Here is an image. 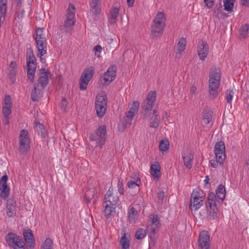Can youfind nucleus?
<instances>
[{"instance_id": "obj_3", "label": "nucleus", "mask_w": 249, "mask_h": 249, "mask_svg": "<svg viewBox=\"0 0 249 249\" xmlns=\"http://www.w3.org/2000/svg\"><path fill=\"white\" fill-rule=\"evenodd\" d=\"M147 223V232L151 241L155 242L156 241L155 233L159 231L160 226L158 216L155 214H150L149 220Z\"/></svg>"}, {"instance_id": "obj_24", "label": "nucleus", "mask_w": 249, "mask_h": 249, "mask_svg": "<svg viewBox=\"0 0 249 249\" xmlns=\"http://www.w3.org/2000/svg\"><path fill=\"white\" fill-rule=\"evenodd\" d=\"M105 198L106 200V203H107L106 204L113 206H115L117 202L118 201V197H116V199H115L114 197L112 196V194L110 193H108V192H107Z\"/></svg>"}, {"instance_id": "obj_50", "label": "nucleus", "mask_w": 249, "mask_h": 249, "mask_svg": "<svg viewBox=\"0 0 249 249\" xmlns=\"http://www.w3.org/2000/svg\"><path fill=\"white\" fill-rule=\"evenodd\" d=\"M224 9L227 11H231L233 6V3L232 2L229 1V0H224Z\"/></svg>"}, {"instance_id": "obj_49", "label": "nucleus", "mask_w": 249, "mask_h": 249, "mask_svg": "<svg viewBox=\"0 0 249 249\" xmlns=\"http://www.w3.org/2000/svg\"><path fill=\"white\" fill-rule=\"evenodd\" d=\"M138 213L137 211L134 207L130 208L128 213V217L130 220H134Z\"/></svg>"}, {"instance_id": "obj_64", "label": "nucleus", "mask_w": 249, "mask_h": 249, "mask_svg": "<svg viewBox=\"0 0 249 249\" xmlns=\"http://www.w3.org/2000/svg\"><path fill=\"white\" fill-rule=\"evenodd\" d=\"M27 245L26 246V249H34L35 248V241L26 242Z\"/></svg>"}, {"instance_id": "obj_25", "label": "nucleus", "mask_w": 249, "mask_h": 249, "mask_svg": "<svg viewBox=\"0 0 249 249\" xmlns=\"http://www.w3.org/2000/svg\"><path fill=\"white\" fill-rule=\"evenodd\" d=\"M95 195V191L94 188H92L88 190L85 193V198L87 203H89L94 198Z\"/></svg>"}, {"instance_id": "obj_6", "label": "nucleus", "mask_w": 249, "mask_h": 249, "mask_svg": "<svg viewBox=\"0 0 249 249\" xmlns=\"http://www.w3.org/2000/svg\"><path fill=\"white\" fill-rule=\"evenodd\" d=\"M107 107L106 95L98 94L95 101V109L97 116L102 117L106 113Z\"/></svg>"}, {"instance_id": "obj_22", "label": "nucleus", "mask_w": 249, "mask_h": 249, "mask_svg": "<svg viewBox=\"0 0 249 249\" xmlns=\"http://www.w3.org/2000/svg\"><path fill=\"white\" fill-rule=\"evenodd\" d=\"M119 12V8L116 7L113 8L110 12V17L108 20L111 24H113L116 22Z\"/></svg>"}, {"instance_id": "obj_32", "label": "nucleus", "mask_w": 249, "mask_h": 249, "mask_svg": "<svg viewBox=\"0 0 249 249\" xmlns=\"http://www.w3.org/2000/svg\"><path fill=\"white\" fill-rule=\"evenodd\" d=\"M203 120L206 124L210 123L212 119V115L211 112L208 108H205L203 111Z\"/></svg>"}, {"instance_id": "obj_26", "label": "nucleus", "mask_w": 249, "mask_h": 249, "mask_svg": "<svg viewBox=\"0 0 249 249\" xmlns=\"http://www.w3.org/2000/svg\"><path fill=\"white\" fill-rule=\"evenodd\" d=\"M104 214L106 217H109L110 216H113L115 213V206L106 204L105 206Z\"/></svg>"}, {"instance_id": "obj_39", "label": "nucleus", "mask_w": 249, "mask_h": 249, "mask_svg": "<svg viewBox=\"0 0 249 249\" xmlns=\"http://www.w3.org/2000/svg\"><path fill=\"white\" fill-rule=\"evenodd\" d=\"M192 196H194L196 198H199V199H203V191L199 188H197L196 190H194L191 195Z\"/></svg>"}, {"instance_id": "obj_12", "label": "nucleus", "mask_w": 249, "mask_h": 249, "mask_svg": "<svg viewBox=\"0 0 249 249\" xmlns=\"http://www.w3.org/2000/svg\"><path fill=\"white\" fill-rule=\"evenodd\" d=\"M51 72L46 71L44 68H41L40 70V76L37 81L42 89H43L48 84L49 77L51 76Z\"/></svg>"}, {"instance_id": "obj_47", "label": "nucleus", "mask_w": 249, "mask_h": 249, "mask_svg": "<svg viewBox=\"0 0 249 249\" xmlns=\"http://www.w3.org/2000/svg\"><path fill=\"white\" fill-rule=\"evenodd\" d=\"M220 154L218 153H215V158L217 161L219 162V164H223L225 158H226V154L225 153H220Z\"/></svg>"}, {"instance_id": "obj_54", "label": "nucleus", "mask_w": 249, "mask_h": 249, "mask_svg": "<svg viewBox=\"0 0 249 249\" xmlns=\"http://www.w3.org/2000/svg\"><path fill=\"white\" fill-rule=\"evenodd\" d=\"M157 197L158 198V203L162 204L164 197V192L163 191H160L158 193Z\"/></svg>"}, {"instance_id": "obj_4", "label": "nucleus", "mask_w": 249, "mask_h": 249, "mask_svg": "<svg viewBox=\"0 0 249 249\" xmlns=\"http://www.w3.org/2000/svg\"><path fill=\"white\" fill-rule=\"evenodd\" d=\"M217 195L213 192L209 193L207 201L206 202V208L209 212L210 219H214L217 217L218 209L216 206L215 200H217Z\"/></svg>"}, {"instance_id": "obj_60", "label": "nucleus", "mask_w": 249, "mask_h": 249, "mask_svg": "<svg viewBox=\"0 0 249 249\" xmlns=\"http://www.w3.org/2000/svg\"><path fill=\"white\" fill-rule=\"evenodd\" d=\"M102 0H92L89 3L90 6H101Z\"/></svg>"}, {"instance_id": "obj_40", "label": "nucleus", "mask_w": 249, "mask_h": 249, "mask_svg": "<svg viewBox=\"0 0 249 249\" xmlns=\"http://www.w3.org/2000/svg\"><path fill=\"white\" fill-rule=\"evenodd\" d=\"M120 243L123 249H128L129 248V240L127 239L125 234L121 237Z\"/></svg>"}, {"instance_id": "obj_31", "label": "nucleus", "mask_w": 249, "mask_h": 249, "mask_svg": "<svg viewBox=\"0 0 249 249\" xmlns=\"http://www.w3.org/2000/svg\"><path fill=\"white\" fill-rule=\"evenodd\" d=\"M220 153H225V146L224 142L220 141L217 142L214 146V154Z\"/></svg>"}, {"instance_id": "obj_36", "label": "nucleus", "mask_w": 249, "mask_h": 249, "mask_svg": "<svg viewBox=\"0 0 249 249\" xmlns=\"http://www.w3.org/2000/svg\"><path fill=\"white\" fill-rule=\"evenodd\" d=\"M169 148V142L168 140H163L160 141L159 144L160 150L162 152L167 150Z\"/></svg>"}, {"instance_id": "obj_21", "label": "nucleus", "mask_w": 249, "mask_h": 249, "mask_svg": "<svg viewBox=\"0 0 249 249\" xmlns=\"http://www.w3.org/2000/svg\"><path fill=\"white\" fill-rule=\"evenodd\" d=\"M151 174L155 178H159L160 176V165L158 162L152 164L150 168Z\"/></svg>"}, {"instance_id": "obj_13", "label": "nucleus", "mask_w": 249, "mask_h": 249, "mask_svg": "<svg viewBox=\"0 0 249 249\" xmlns=\"http://www.w3.org/2000/svg\"><path fill=\"white\" fill-rule=\"evenodd\" d=\"M8 176L6 175L3 176L0 179V190L1 193L0 196L1 198H5L9 195L10 189L7 185Z\"/></svg>"}, {"instance_id": "obj_34", "label": "nucleus", "mask_w": 249, "mask_h": 249, "mask_svg": "<svg viewBox=\"0 0 249 249\" xmlns=\"http://www.w3.org/2000/svg\"><path fill=\"white\" fill-rule=\"evenodd\" d=\"M18 149L20 153L23 155L26 154L30 150V143L19 142Z\"/></svg>"}, {"instance_id": "obj_33", "label": "nucleus", "mask_w": 249, "mask_h": 249, "mask_svg": "<svg viewBox=\"0 0 249 249\" xmlns=\"http://www.w3.org/2000/svg\"><path fill=\"white\" fill-rule=\"evenodd\" d=\"M186 46V40L184 37H181L178 41L176 49L179 52H183Z\"/></svg>"}, {"instance_id": "obj_5", "label": "nucleus", "mask_w": 249, "mask_h": 249, "mask_svg": "<svg viewBox=\"0 0 249 249\" xmlns=\"http://www.w3.org/2000/svg\"><path fill=\"white\" fill-rule=\"evenodd\" d=\"M95 72V68L90 66L84 69L82 73L79 82L80 89L82 90L87 89L89 81L92 78Z\"/></svg>"}, {"instance_id": "obj_7", "label": "nucleus", "mask_w": 249, "mask_h": 249, "mask_svg": "<svg viewBox=\"0 0 249 249\" xmlns=\"http://www.w3.org/2000/svg\"><path fill=\"white\" fill-rule=\"evenodd\" d=\"M106 135V127L103 125L99 127L95 135H90L89 139L90 141H96L97 143L102 146L105 142Z\"/></svg>"}, {"instance_id": "obj_57", "label": "nucleus", "mask_w": 249, "mask_h": 249, "mask_svg": "<svg viewBox=\"0 0 249 249\" xmlns=\"http://www.w3.org/2000/svg\"><path fill=\"white\" fill-rule=\"evenodd\" d=\"M68 105V101L66 98H63L61 103V109L64 111H66Z\"/></svg>"}, {"instance_id": "obj_44", "label": "nucleus", "mask_w": 249, "mask_h": 249, "mask_svg": "<svg viewBox=\"0 0 249 249\" xmlns=\"http://www.w3.org/2000/svg\"><path fill=\"white\" fill-rule=\"evenodd\" d=\"M53 241L49 238H47L41 246V249H53Z\"/></svg>"}, {"instance_id": "obj_9", "label": "nucleus", "mask_w": 249, "mask_h": 249, "mask_svg": "<svg viewBox=\"0 0 249 249\" xmlns=\"http://www.w3.org/2000/svg\"><path fill=\"white\" fill-rule=\"evenodd\" d=\"M199 249H210V236L207 231H203L199 234Z\"/></svg>"}, {"instance_id": "obj_38", "label": "nucleus", "mask_w": 249, "mask_h": 249, "mask_svg": "<svg viewBox=\"0 0 249 249\" xmlns=\"http://www.w3.org/2000/svg\"><path fill=\"white\" fill-rule=\"evenodd\" d=\"M156 93L154 91H151L148 93L147 98L144 100V101L154 104L155 101H156Z\"/></svg>"}, {"instance_id": "obj_51", "label": "nucleus", "mask_w": 249, "mask_h": 249, "mask_svg": "<svg viewBox=\"0 0 249 249\" xmlns=\"http://www.w3.org/2000/svg\"><path fill=\"white\" fill-rule=\"evenodd\" d=\"M133 118V117H131L129 115H128V114H126L123 121V124L125 127L126 128L130 125Z\"/></svg>"}, {"instance_id": "obj_1", "label": "nucleus", "mask_w": 249, "mask_h": 249, "mask_svg": "<svg viewBox=\"0 0 249 249\" xmlns=\"http://www.w3.org/2000/svg\"><path fill=\"white\" fill-rule=\"evenodd\" d=\"M220 80V71L219 69L215 68L210 72L209 80L210 97L212 99H213L218 95V89L219 87Z\"/></svg>"}, {"instance_id": "obj_55", "label": "nucleus", "mask_w": 249, "mask_h": 249, "mask_svg": "<svg viewBox=\"0 0 249 249\" xmlns=\"http://www.w3.org/2000/svg\"><path fill=\"white\" fill-rule=\"evenodd\" d=\"M43 28H38L36 32V36L35 39H40L41 38H46L43 34Z\"/></svg>"}, {"instance_id": "obj_17", "label": "nucleus", "mask_w": 249, "mask_h": 249, "mask_svg": "<svg viewBox=\"0 0 249 249\" xmlns=\"http://www.w3.org/2000/svg\"><path fill=\"white\" fill-rule=\"evenodd\" d=\"M184 165L189 169L191 168L194 155L190 151H187L182 155Z\"/></svg>"}, {"instance_id": "obj_58", "label": "nucleus", "mask_w": 249, "mask_h": 249, "mask_svg": "<svg viewBox=\"0 0 249 249\" xmlns=\"http://www.w3.org/2000/svg\"><path fill=\"white\" fill-rule=\"evenodd\" d=\"M118 191L121 195H123L124 194V191L123 187V184L122 181L119 179L118 183Z\"/></svg>"}, {"instance_id": "obj_46", "label": "nucleus", "mask_w": 249, "mask_h": 249, "mask_svg": "<svg viewBox=\"0 0 249 249\" xmlns=\"http://www.w3.org/2000/svg\"><path fill=\"white\" fill-rule=\"evenodd\" d=\"M141 184V180L140 178H138L137 180L135 181L130 180L127 183V186L129 188H135L138 187Z\"/></svg>"}, {"instance_id": "obj_2", "label": "nucleus", "mask_w": 249, "mask_h": 249, "mask_svg": "<svg viewBox=\"0 0 249 249\" xmlns=\"http://www.w3.org/2000/svg\"><path fill=\"white\" fill-rule=\"evenodd\" d=\"M166 17L163 12H159L155 17L151 26L152 36L157 37L162 36L166 25Z\"/></svg>"}, {"instance_id": "obj_45", "label": "nucleus", "mask_w": 249, "mask_h": 249, "mask_svg": "<svg viewBox=\"0 0 249 249\" xmlns=\"http://www.w3.org/2000/svg\"><path fill=\"white\" fill-rule=\"evenodd\" d=\"M7 0H0V14L5 15L6 12Z\"/></svg>"}, {"instance_id": "obj_59", "label": "nucleus", "mask_w": 249, "mask_h": 249, "mask_svg": "<svg viewBox=\"0 0 249 249\" xmlns=\"http://www.w3.org/2000/svg\"><path fill=\"white\" fill-rule=\"evenodd\" d=\"M11 97L9 95H6L4 98V106H11Z\"/></svg>"}, {"instance_id": "obj_42", "label": "nucleus", "mask_w": 249, "mask_h": 249, "mask_svg": "<svg viewBox=\"0 0 249 249\" xmlns=\"http://www.w3.org/2000/svg\"><path fill=\"white\" fill-rule=\"evenodd\" d=\"M249 29V25L247 23L245 24L240 30V36L244 38H246L248 35Z\"/></svg>"}, {"instance_id": "obj_10", "label": "nucleus", "mask_w": 249, "mask_h": 249, "mask_svg": "<svg viewBox=\"0 0 249 249\" xmlns=\"http://www.w3.org/2000/svg\"><path fill=\"white\" fill-rule=\"evenodd\" d=\"M74 13L70 10V7L68 8V13L67 14V20L65 22L64 26L61 30L65 29L67 32L71 31L72 29V26L75 23Z\"/></svg>"}, {"instance_id": "obj_23", "label": "nucleus", "mask_w": 249, "mask_h": 249, "mask_svg": "<svg viewBox=\"0 0 249 249\" xmlns=\"http://www.w3.org/2000/svg\"><path fill=\"white\" fill-rule=\"evenodd\" d=\"M226 189L225 186L222 184L218 186L216 190V194L218 199L223 200L225 198Z\"/></svg>"}, {"instance_id": "obj_14", "label": "nucleus", "mask_w": 249, "mask_h": 249, "mask_svg": "<svg viewBox=\"0 0 249 249\" xmlns=\"http://www.w3.org/2000/svg\"><path fill=\"white\" fill-rule=\"evenodd\" d=\"M149 117H150L149 126L155 128H157L160 121V117L158 111L154 109L151 115H149Z\"/></svg>"}, {"instance_id": "obj_19", "label": "nucleus", "mask_w": 249, "mask_h": 249, "mask_svg": "<svg viewBox=\"0 0 249 249\" xmlns=\"http://www.w3.org/2000/svg\"><path fill=\"white\" fill-rule=\"evenodd\" d=\"M42 88L41 89L38 88V84H35L34 85V89L31 92V99L33 101L36 102L39 100L42 96Z\"/></svg>"}, {"instance_id": "obj_15", "label": "nucleus", "mask_w": 249, "mask_h": 249, "mask_svg": "<svg viewBox=\"0 0 249 249\" xmlns=\"http://www.w3.org/2000/svg\"><path fill=\"white\" fill-rule=\"evenodd\" d=\"M36 46L38 50V53L40 55H43L46 53L47 43L46 38H41L40 39H35Z\"/></svg>"}, {"instance_id": "obj_48", "label": "nucleus", "mask_w": 249, "mask_h": 249, "mask_svg": "<svg viewBox=\"0 0 249 249\" xmlns=\"http://www.w3.org/2000/svg\"><path fill=\"white\" fill-rule=\"evenodd\" d=\"M90 10L93 16L99 15L101 11V6H90Z\"/></svg>"}, {"instance_id": "obj_16", "label": "nucleus", "mask_w": 249, "mask_h": 249, "mask_svg": "<svg viewBox=\"0 0 249 249\" xmlns=\"http://www.w3.org/2000/svg\"><path fill=\"white\" fill-rule=\"evenodd\" d=\"M153 106V104H151L146 101H144L142 105V113L144 118L149 117V115H151L152 113L151 110Z\"/></svg>"}, {"instance_id": "obj_62", "label": "nucleus", "mask_w": 249, "mask_h": 249, "mask_svg": "<svg viewBox=\"0 0 249 249\" xmlns=\"http://www.w3.org/2000/svg\"><path fill=\"white\" fill-rule=\"evenodd\" d=\"M204 3L208 8H211L213 5V0H204Z\"/></svg>"}, {"instance_id": "obj_8", "label": "nucleus", "mask_w": 249, "mask_h": 249, "mask_svg": "<svg viewBox=\"0 0 249 249\" xmlns=\"http://www.w3.org/2000/svg\"><path fill=\"white\" fill-rule=\"evenodd\" d=\"M116 73V67L110 66L104 75L100 78V81L104 85H108L115 79Z\"/></svg>"}, {"instance_id": "obj_41", "label": "nucleus", "mask_w": 249, "mask_h": 249, "mask_svg": "<svg viewBox=\"0 0 249 249\" xmlns=\"http://www.w3.org/2000/svg\"><path fill=\"white\" fill-rule=\"evenodd\" d=\"M146 232H147L146 230L140 228L136 232L135 237L139 240L142 239L145 236Z\"/></svg>"}, {"instance_id": "obj_27", "label": "nucleus", "mask_w": 249, "mask_h": 249, "mask_svg": "<svg viewBox=\"0 0 249 249\" xmlns=\"http://www.w3.org/2000/svg\"><path fill=\"white\" fill-rule=\"evenodd\" d=\"M19 142L30 143V139L28 136V132L26 130L22 129L21 130L19 135Z\"/></svg>"}, {"instance_id": "obj_11", "label": "nucleus", "mask_w": 249, "mask_h": 249, "mask_svg": "<svg viewBox=\"0 0 249 249\" xmlns=\"http://www.w3.org/2000/svg\"><path fill=\"white\" fill-rule=\"evenodd\" d=\"M197 51L199 59L204 61L209 53V46L207 43L202 40L199 41Z\"/></svg>"}, {"instance_id": "obj_35", "label": "nucleus", "mask_w": 249, "mask_h": 249, "mask_svg": "<svg viewBox=\"0 0 249 249\" xmlns=\"http://www.w3.org/2000/svg\"><path fill=\"white\" fill-rule=\"evenodd\" d=\"M35 129L36 131L38 132V134H40L43 137L46 134V130L44 125L39 122H36L35 125Z\"/></svg>"}, {"instance_id": "obj_61", "label": "nucleus", "mask_w": 249, "mask_h": 249, "mask_svg": "<svg viewBox=\"0 0 249 249\" xmlns=\"http://www.w3.org/2000/svg\"><path fill=\"white\" fill-rule=\"evenodd\" d=\"M138 110L137 109H134L130 107L129 110L126 114H128V115H129L131 117H134L135 113L137 112Z\"/></svg>"}, {"instance_id": "obj_53", "label": "nucleus", "mask_w": 249, "mask_h": 249, "mask_svg": "<svg viewBox=\"0 0 249 249\" xmlns=\"http://www.w3.org/2000/svg\"><path fill=\"white\" fill-rule=\"evenodd\" d=\"M11 106H3L2 113L4 117H8V116L11 113Z\"/></svg>"}, {"instance_id": "obj_37", "label": "nucleus", "mask_w": 249, "mask_h": 249, "mask_svg": "<svg viewBox=\"0 0 249 249\" xmlns=\"http://www.w3.org/2000/svg\"><path fill=\"white\" fill-rule=\"evenodd\" d=\"M6 213L9 217L15 215L16 214V206H6Z\"/></svg>"}, {"instance_id": "obj_43", "label": "nucleus", "mask_w": 249, "mask_h": 249, "mask_svg": "<svg viewBox=\"0 0 249 249\" xmlns=\"http://www.w3.org/2000/svg\"><path fill=\"white\" fill-rule=\"evenodd\" d=\"M12 247L14 248V249H25L24 243L22 241L21 237H19V240H17Z\"/></svg>"}, {"instance_id": "obj_18", "label": "nucleus", "mask_w": 249, "mask_h": 249, "mask_svg": "<svg viewBox=\"0 0 249 249\" xmlns=\"http://www.w3.org/2000/svg\"><path fill=\"white\" fill-rule=\"evenodd\" d=\"M203 199H199L198 198L196 199L194 196H191L190 203L189 204V208L192 210L196 211L200 208L203 205Z\"/></svg>"}, {"instance_id": "obj_63", "label": "nucleus", "mask_w": 249, "mask_h": 249, "mask_svg": "<svg viewBox=\"0 0 249 249\" xmlns=\"http://www.w3.org/2000/svg\"><path fill=\"white\" fill-rule=\"evenodd\" d=\"M6 206H16V200L13 198H9L6 202Z\"/></svg>"}, {"instance_id": "obj_30", "label": "nucleus", "mask_w": 249, "mask_h": 249, "mask_svg": "<svg viewBox=\"0 0 249 249\" xmlns=\"http://www.w3.org/2000/svg\"><path fill=\"white\" fill-rule=\"evenodd\" d=\"M27 54H28V56L27 57V66H31L34 65L36 66V58L34 54L33 51H30L27 53Z\"/></svg>"}, {"instance_id": "obj_28", "label": "nucleus", "mask_w": 249, "mask_h": 249, "mask_svg": "<svg viewBox=\"0 0 249 249\" xmlns=\"http://www.w3.org/2000/svg\"><path fill=\"white\" fill-rule=\"evenodd\" d=\"M36 66L34 65L27 66V77L28 79L33 83L34 79V74L36 70Z\"/></svg>"}, {"instance_id": "obj_29", "label": "nucleus", "mask_w": 249, "mask_h": 249, "mask_svg": "<svg viewBox=\"0 0 249 249\" xmlns=\"http://www.w3.org/2000/svg\"><path fill=\"white\" fill-rule=\"evenodd\" d=\"M23 238L26 242L34 241V237L31 230L28 229L23 231Z\"/></svg>"}, {"instance_id": "obj_20", "label": "nucleus", "mask_w": 249, "mask_h": 249, "mask_svg": "<svg viewBox=\"0 0 249 249\" xmlns=\"http://www.w3.org/2000/svg\"><path fill=\"white\" fill-rule=\"evenodd\" d=\"M19 237L14 233L10 232L6 235L5 240L9 246L12 247L17 240H19Z\"/></svg>"}, {"instance_id": "obj_56", "label": "nucleus", "mask_w": 249, "mask_h": 249, "mask_svg": "<svg viewBox=\"0 0 249 249\" xmlns=\"http://www.w3.org/2000/svg\"><path fill=\"white\" fill-rule=\"evenodd\" d=\"M232 94H233L232 89H231V90L230 89L229 93H227V94H226V98L227 102L229 104H231L232 101Z\"/></svg>"}, {"instance_id": "obj_52", "label": "nucleus", "mask_w": 249, "mask_h": 249, "mask_svg": "<svg viewBox=\"0 0 249 249\" xmlns=\"http://www.w3.org/2000/svg\"><path fill=\"white\" fill-rule=\"evenodd\" d=\"M222 11V6L221 2L217 3L213 10V13L217 17H218L219 14L221 13Z\"/></svg>"}]
</instances>
